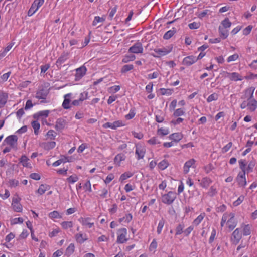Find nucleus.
Segmentation results:
<instances>
[{"instance_id":"nucleus-1","label":"nucleus","mask_w":257,"mask_h":257,"mask_svg":"<svg viewBox=\"0 0 257 257\" xmlns=\"http://www.w3.org/2000/svg\"><path fill=\"white\" fill-rule=\"evenodd\" d=\"M237 225V221L235 218V214L232 212H226L222 215L220 222L221 227H227L230 231L232 230Z\"/></svg>"},{"instance_id":"nucleus-2","label":"nucleus","mask_w":257,"mask_h":257,"mask_svg":"<svg viewBox=\"0 0 257 257\" xmlns=\"http://www.w3.org/2000/svg\"><path fill=\"white\" fill-rule=\"evenodd\" d=\"M239 167L242 171L239 172L236 180L238 185L240 187L244 188L247 185V181L245 176V166L246 165L245 160L242 159L239 160Z\"/></svg>"},{"instance_id":"nucleus-3","label":"nucleus","mask_w":257,"mask_h":257,"mask_svg":"<svg viewBox=\"0 0 257 257\" xmlns=\"http://www.w3.org/2000/svg\"><path fill=\"white\" fill-rule=\"evenodd\" d=\"M231 25L232 23L228 18H226L221 21L218 28V31L220 37L223 39H225L228 37L229 30Z\"/></svg>"},{"instance_id":"nucleus-4","label":"nucleus","mask_w":257,"mask_h":257,"mask_svg":"<svg viewBox=\"0 0 257 257\" xmlns=\"http://www.w3.org/2000/svg\"><path fill=\"white\" fill-rule=\"evenodd\" d=\"M173 49L172 45H168L161 48H156L153 50L154 53L152 55L156 58L164 56L170 53Z\"/></svg>"},{"instance_id":"nucleus-5","label":"nucleus","mask_w":257,"mask_h":257,"mask_svg":"<svg viewBox=\"0 0 257 257\" xmlns=\"http://www.w3.org/2000/svg\"><path fill=\"white\" fill-rule=\"evenodd\" d=\"M240 108L242 109L247 108L250 112H254L257 109V100L254 98L242 101L240 104Z\"/></svg>"},{"instance_id":"nucleus-6","label":"nucleus","mask_w":257,"mask_h":257,"mask_svg":"<svg viewBox=\"0 0 257 257\" xmlns=\"http://www.w3.org/2000/svg\"><path fill=\"white\" fill-rule=\"evenodd\" d=\"M176 194L173 191H169L162 195V202L167 205L172 204L176 198Z\"/></svg>"},{"instance_id":"nucleus-7","label":"nucleus","mask_w":257,"mask_h":257,"mask_svg":"<svg viewBox=\"0 0 257 257\" xmlns=\"http://www.w3.org/2000/svg\"><path fill=\"white\" fill-rule=\"evenodd\" d=\"M127 231L125 228L118 229L117 231V240L118 243H124L127 241Z\"/></svg>"},{"instance_id":"nucleus-8","label":"nucleus","mask_w":257,"mask_h":257,"mask_svg":"<svg viewBox=\"0 0 257 257\" xmlns=\"http://www.w3.org/2000/svg\"><path fill=\"white\" fill-rule=\"evenodd\" d=\"M255 89V88L253 86L247 88L242 92L240 99H242V101H244L253 98V94Z\"/></svg>"},{"instance_id":"nucleus-9","label":"nucleus","mask_w":257,"mask_h":257,"mask_svg":"<svg viewBox=\"0 0 257 257\" xmlns=\"http://www.w3.org/2000/svg\"><path fill=\"white\" fill-rule=\"evenodd\" d=\"M21 198L18 196L12 199L11 206L13 210L17 212H21L23 210L22 205L20 203Z\"/></svg>"},{"instance_id":"nucleus-10","label":"nucleus","mask_w":257,"mask_h":257,"mask_svg":"<svg viewBox=\"0 0 257 257\" xmlns=\"http://www.w3.org/2000/svg\"><path fill=\"white\" fill-rule=\"evenodd\" d=\"M242 237V233L241 232V229L239 228H236L232 233L231 238V242L236 245L238 244Z\"/></svg>"},{"instance_id":"nucleus-11","label":"nucleus","mask_w":257,"mask_h":257,"mask_svg":"<svg viewBox=\"0 0 257 257\" xmlns=\"http://www.w3.org/2000/svg\"><path fill=\"white\" fill-rule=\"evenodd\" d=\"M18 137L16 135H11L7 137L5 141L12 149H16L17 146Z\"/></svg>"},{"instance_id":"nucleus-12","label":"nucleus","mask_w":257,"mask_h":257,"mask_svg":"<svg viewBox=\"0 0 257 257\" xmlns=\"http://www.w3.org/2000/svg\"><path fill=\"white\" fill-rule=\"evenodd\" d=\"M146 153V148L141 144L136 145L135 154L138 160L143 159Z\"/></svg>"},{"instance_id":"nucleus-13","label":"nucleus","mask_w":257,"mask_h":257,"mask_svg":"<svg viewBox=\"0 0 257 257\" xmlns=\"http://www.w3.org/2000/svg\"><path fill=\"white\" fill-rule=\"evenodd\" d=\"M92 221V219L90 217H80L78 219V221L82 225L87 228H91L94 226V223Z\"/></svg>"},{"instance_id":"nucleus-14","label":"nucleus","mask_w":257,"mask_h":257,"mask_svg":"<svg viewBox=\"0 0 257 257\" xmlns=\"http://www.w3.org/2000/svg\"><path fill=\"white\" fill-rule=\"evenodd\" d=\"M143 47L141 43L137 42L128 49V52L135 54L142 53L143 52Z\"/></svg>"},{"instance_id":"nucleus-15","label":"nucleus","mask_w":257,"mask_h":257,"mask_svg":"<svg viewBox=\"0 0 257 257\" xmlns=\"http://www.w3.org/2000/svg\"><path fill=\"white\" fill-rule=\"evenodd\" d=\"M73 94L69 93L64 96V101L62 103V107L65 109H68L71 108V99L72 98Z\"/></svg>"},{"instance_id":"nucleus-16","label":"nucleus","mask_w":257,"mask_h":257,"mask_svg":"<svg viewBox=\"0 0 257 257\" xmlns=\"http://www.w3.org/2000/svg\"><path fill=\"white\" fill-rule=\"evenodd\" d=\"M87 71L86 68L82 66L76 70L75 80H80L85 74Z\"/></svg>"},{"instance_id":"nucleus-17","label":"nucleus","mask_w":257,"mask_h":257,"mask_svg":"<svg viewBox=\"0 0 257 257\" xmlns=\"http://www.w3.org/2000/svg\"><path fill=\"white\" fill-rule=\"evenodd\" d=\"M48 93L47 90L43 88H39L36 91L35 97L38 99H45Z\"/></svg>"},{"instance_id":"nucleus-18","label":"nucleus","mask_w":257,"mask_h":257,"mask_svg":"<svg viewBox=\"0 0 257 257\" xmlns=\"http://www.w3.org/2000/svg\"><path fill=\"white\" fill-rule=\"evenodd\" d=\"M67 124L66 121L63 118H59L56 121L55 128L58 131H61L65 128Z\"/></svg>"},{"instance_id":"nucleus-19","label":"nucleus","mask_w":257,"mask_h":257,"mask_svg":"<svg viewBox=\"0 0 257 257\" xmlns=\"http://www.w3.org/2000/svg\"><path fill=\"white\" fill-rule=\"evenodd\" d=\"M197 61L196 57L191 55L185 57L183 60V64L187 66H190L195 63Z\"/></svg>"},{"instance_id":"nucleus-20","label":"nucleus","mask_w":257,"mask_h":257,"mask_svg":"<svg viewBox=\"0 0 257 257\" xmlns=\"http://www.w3.org/2000/svg\"><path fill=\"white\" fill-rule=\"evenodd\" d=\"M195 160L194 159H191L187 161L183 167V171L185 174H187L191 167H194Z\"/></svg>"},{"instance_id":"nucleus-21","label":"nucleus","mask_w":257,"mask_h":257,"mask_svg":"<svg viewBox=\"0 0 257 257\" xmlns=\"http://www.w3.org/2000/svg\"><path fill=\"white\" fill-rule=\"evenodd\" d=\"M227 77L230 80L234 81H241L243 79L242 76L237 72L228 73Z\"/></svg>"},{"instance_id":"nucleus-22","label":"nucleus","mask_w":257,"mask_h":257,"mask_svg":"<svg viewBox=\"0 0 257 257\" xmlns=\"http://www.w3.org/2000/svg\"><path fill=\"white\" fill-rule=\"evenodd\" d=\"M20 163L24 167H27L28 168H32L31 164L29 161V158L25 155L22 156L20 159Z\"/></svg>"},{"instance_id":"nucleus-23","label":"nucleus","mask_w":257,"mask_h":257,"mask_svg":"<svg viewBox=\"0 0 257 257\" xmlns=\"http://www.w3.org/2000/svg\"><path fill=\"white\" fill-rule=\"evenodd\" d=\"M75 239L77 242L82 244L86 241L88 238L86 234L79 233L75 235Z\"/></svg>"},{"instance_id":"nucleus-24","label":"nucleus","mask_w":257,"mask_h":257,"mask_svg":"<svg viewBox=\"0 0 257 257\" xmlns=\"http://www.w3.org/2000/svg\"><path fill=\"white\" fill-rule=\"evenodd\" d=\"M125 156L123 154H118L115 156L114 159V164L118 166H120L122 161L125 160Z\"/></svg>"},{"instance_id":"nucleus-25","label":"nucleus","mask_w":257,"mask_h":257,"mask_svg":"<svg viewBox=\"0 0 257 257\" xmlns=\"http://www.w3.org/2000/svg\"><path fill=\"white\" fill-rule=\"evenodd\" d=\"M239 229H241V232L244 236L249 235L251 233L250 226L248 224H247V225L242 224L239 228Z\"/></svg>"},{"instance_id":"nucleus-26","label":"nucleus","mask_w":257,"mask_h":257,"mask_svg":"<svg viewBox=\"0 0 257 257\" xmlns=\"http://www.w3.org/2000/svg\"><path fill=\"white\" fill-rule=\"evenodd\" d=\"M8 99L7 93L0 91V108H2L6 104Z\"/></svg>"},{"instance_id":"nucleus-27","label":"nucleus","mask_w":257,"mask_h":257,"mask_svg":"<svg viewBox=\"0 0 257 257\" xmlns=\"http://www.w3.org/2000/svg\"><path fill=\"white\" fill-rule=\"evenodd\" d=\"M44 3V0H34L31 7L37 12Z\"/></svg>"},{"instance_id":"nucleus-28","label":"nucleus","mask_w":257,"mask_h":257,"mask_svg":"<svg viewBox=\"0 0 257 257\" xmlns=\"http://www.w3.org/2000/svg\"><path fill=\"white\" fill-rule=\"evenodd\" d=\"M182 138L183 135L181 133H173L169 136V139L175 142H179Z\"/></svg>"},{"instance_id":"nucleus-29","label":"nucleus","mask_w":257,"mask_h":257,"mask_svg":"<svg viewBox=\"0 0 257 257\" xmlns=\"http://www.w3.org/2000/svg\"><path fill=\"white\" fill-rule=\"evenodd\" d=\"M246 164H247L246 163ZM256 162L255 160H251L249 162L247 165L245 166V173H249L253 171V168L255 167Z\"/></svg>"},{"instance_id":"nucleus-30","label":"nucleus","mask_w":257,"mask_h":257,"mask_svg":"<svg viewBox=\"0 0 257 257\" xmlns=\"http://www.w3.org/2000/svg\"><path fill=\"white\" fill-rule=\"evenodd\" d=\"M198 181H200V186L204 188H207L212 182L211 179L207 177L203 178L201 181L200 180Z\"/></svg>"},{"instance_id":"nucleus-31","label":"nucleus","mask_w":257,"mask_h":257,"mask_svg":"<svg viewBox=\"0 0 257 257\" xmlns=\"http://www.w3.org/2000/svg\"><path fill=\"white\" fill-rule=\"evenodd\" d=\"M205 216V213H201L193 222V225L197 226H198L201 221L203 220Z\"/></svg>"},{"instance_id":"nucleus-32","label":"nucleus","mask_w":257,"mask_h":257,"mask_svg":"<svg viewBox=\"0 0 257 257\" xmlns=\"http://www.w3.org/2000/svg\"><path fill=\"white\" fill-rule=\"evenodd\" d=\"M48 216L52 219H59L62 218V215L57 211H53L49 213Z\"/></svg>"},{"instance_id":"nucleus-33","label":"nucleus","mask_w":257,"mask_h":257,"mask_svg":"<svg viewBox=\"0 0 257 257\" xmlns=\"http://www.w3.org/2000/svg\"><path fill=\"white\" fill-rule=\"evenodd\" d=\"M175 33L176 30L174 28H173L172 29L168 31L165 33L163 36V38L165 40H168L171 38Z\"/></svg>"},{"instance_id":"nucleus-34","label":"nucleus","mask_w":257,"mask_h":257,"mask_svg":"<svg viewBox=\"0 0 257 257\" xmlns=\"http://www.w3.org/2000/svg\"><path fill=\"white\" fill-rule=\"evenodd\" d=\"M50 188V187L49 185H46V184H42L41 185L38 190L37 192L40 195L43 194L47 190H49Z\"/></svg>"},{"instance_id":"nucleus-35","label":"nucleus","mask_w":257,"mask_h":257,"mask_svg":"<svg viewBox=\"0 0 257 257\" xmlns=\"http://www.w3.org/2000/svg\"><path fill=\"white\" fill-rule=\"evenodd\" d=\"M133 216L131 214H127L123 217L119 219L120 223L124 222L126 223H129L132 219Z\"/></svg>"},{"instance_id":"nucleus-36","label":"nucleus","mask_w":257,"mask_h":257,"mask_svg":"<svg viewBox=\"0 0 257 257\" xmlns=\"http://www.w3.org/2000/svg\"><path fill=\"white\" fill-rule=\"evenodd\" d=\"M173 116L175 117L183 116L185 114V110L183 108H178L174 110Z\"/></svg>"},{"instance_id":"nucleus-37","label":"nucleus","mask_w":257,"mask_h":257,"mask_svg":"<svg viewBox=\"0 0 257 257\" xmlns=\"http://www.w3.org/2000/svg\"><path fill=\"white\" fill-rule=\"evenodd\" d=\"M133 176V173L130 172H125L122 174L119 177V180L121 182H123L124 180L131 177Z\"/></svg>"},{"instance_id":"nucleus-38","label":"nucleus","mask_w":257,"mask_h":257,"mask_svg":"<svg viewBox=\"0 0 257 257\" xmlns=\"http://www.w3.org/2000/svg\"><path fill=\"white\" fill-rule=\"evenodd\" d=\"M136 59V56L133 54L126 55L122 60V62L127 63L130 61H134Z\"/></svg>"},{"instance_id":"nucleus-39","label":"nucleus","mask_w":257,"mask_h":257,"mask_svg":"<svg viewBox=\"0 0 257 257\" xmlns=\"http://www.w3.org/2000/svg\"><path fill=\"white\" fill-rule=\"evenodd\" d=\"M61 225L64 229H67L73 227V223L72 221H63L61 222Z\"/></svg>"},{"instance_id":"nucleus-40","label":"nucleus","mask_w":257,"mask_h":257,"mask_svg":"<svg viewBox=\"0 0 257 257\" xmlns=\"http://www.w3.org/2000/svg\"><path fill=\"white\" fill-rule=\"evenodd\" d=\"M31 125L34 129L35 134L37 135L40 127L39 122L38 121H33L31 123Z\"/></svg>"},{"instance_id":"nucleus-41","label":"nucleus","mask_w":257,"mask_h":257,"mask_svg":"<svg viewBox=\"0 0 257 257\" xmlns=\"http://www.w3.org/2000/svg\"><path fill=\"white\" fill-rule=\"evenodd\" d=\"M83 188L85 192L91 193L92 191L91 184L90 180H87L83 186Z\"/></svg>"},{"instance_id":"nucleus-42","label":"nucleus","mask_w":257,"mask_h":257,"mask_svg":"<svg viewBox=\"0 0 257 257\" xmlns=\"http://www.w3.org/2000/svg\"><path fill=\"white\" fill-rule=\"evenodd\" d=\"M79 179L77 175L74 174L69 176L67 179V181L68 183L71 184H74Z\"/></svg>"},{"instance_id":"nucleus-43","label":"nucleus","mask_w":257,"mask_h":257,"mask_svg":"<svg viewBox=\"0 0 257 257\" xmlns=\"http://www.w3.org/2000/svg\"><path fill=\"white\" fill-rule=\"evenodd\" d=\"M105 19L104 17H100L99 16H95L94 20L92 22L93 26H96L99 23H102L105 21Z\"/></svg>"},{"instance_id":"nucleus-44","label":"nucleus","mask_w":257,"mask_h":257,"mask_svg":"<svg viewBox=\"0 0 257 257\" xmlns=\"http://www.w3.org/2000/svg\"><path fill=\"white\" fill-rule=\"evenodd\" d=\"M169 165V163L167 161L163 160L161 161L158 165V167L162 170H163L167 168Z\"/></svg>"},{"instance_id":"nucleus-45","label":"nucleus","mask_w":257,"mask_h":257,"mask_svg":"<svg viewBox=\"0 0 257 257\" xmlns=\"http://www.w3.org/2000/svg\"><path fill=\"white\" fill-rule=\"evenodd\" d=\"M14 43L13 42H11L9 43L7 47L4 49L3 51H1V54L2 56H4L6 55L7 53L9 52L12 47L13 46Z\"/></svg>"},{"instance_id":"nucleus-46","label":"nucleus","mask_w":257,"mask_h":257,"mask_svg":"<svg viewBox=\"0 0 257 257\" xmlns=\"http://www.w3.org/2000/svg\"><path fill=\"white\" fill-rule=\"evenodd\" d=\"M75 246L73 243H71L66 248V253L67 255H71L74 251Z\"/></svg>"},{"instance_id":"nucleus-47","label":"nucleus","mask_w":257,"mask_h":257,"mask_svg":"<svg viewBox=\"0 0 257 257\" xmlns=\"http://www.w3.org/2000/svg\"><path fill=\"white\" fill-rule=\"evenodd\" d=\"M165 224V220L163 219H162L161 220L159 221L157 228V232L158 234H161L163 228L164 227Z\"/></svg>"},{"instance_id":"nucleus-48","label":"nucleus","mask_w":257,"mask_h":257,"mask_svg":"<svg viewBox=\"0 0 257 257\" xmlns=\"http://www.w3.org/2000/svg\"><path fill=\"white\" fill-rule=\"evenodd\" d=\"M245 196L243 195H241L238 199L233 202V205L235 207L239 205L244 200Z\"/></svg>"},{"instance_id":"nucleus-49","label":"nucleus","mask_w":257,"mask_h":257,"mask_svg":"<svg viewBox=\"0 0 257 257\" xmlns=\"http://www.w3.org/2000/svg\"><path fill=\"white\" fill-rule=\"evenodd\" d=\"M113 130H115L118 127L125 126V124L122 120H116L113 122Z\"/></svg>"},{"instance_id":"nucleus-50","label":"nucleus","mask_w":257,"mask_h":257,"mask_svg":"<svg viewBox=\"0 0 257 257\" xmlns=\"http://www.w3.org/2000/svg\"><path fill=\"white\" fill-rule=\"evenodd\" d=\"M120 89V87L119 85H114L109 87L108 91L109 93H115L119 91Z\"/></svg>"},{"instance_id":"nucleus-51","label":"nucleus","mask_w":257,"mask_h":257,"mask_svg":"<svg viewBox=\"0 0 257 257\" xmlns=\"http://www.w3.org/2000/svg\"><path fill=\"white\" fill-rule=\"evenodd\" d=\"M136 112L134 108H132L130 109L128 114L125 115V118L127 120H130L132 119L135 115Z\"/></svg>"},{"instance_id":"nucleus-52","label":"nucleus","mask_w":257,"mask_h":257,"mask_svg":"<svg viewBox=\"0 0 257 257\" xmlns=\"http://www.w3.org/2000/svg\"><path fill=\"white\" fill-rule=\"evenodd\" d=\"M56 143L54 141L46 143L44 144V148L47 150H50L55 147Z\"/></svg>"},{"instance_id":"nucleus-53","label":"nucleus","mask_w":257,"mask_h":257,"mask_svg":"<svg viewBox=\"0 0 257 257\" xmlns=\"http://www.w3.org/2000/svg\"><path fill=\"white\" fill-rule=\"evenodd\" d=\"M147 142L150 145H157L160 143L157 137H154L148 140Z\"/></svg>"},{"instance_id":"nucleus-54","label":"nucleus","mask_w":257,"mask_h":257,"mask_svg":"<svg viewBox=\"0 0 257 257\" xmlns=\"http://www.w3.org/2000/svg\"><path fill=\"white\" fill-rule=\"evenodd\" d=\"M24 220L21 217L15 218L11 220V224L12 225H15L17 224H21L23 222Z\"/></svg>"},{"instance_id":"nucleus-55","label":"nucleus","mask_w":257,"mask_h":257,"mask_svg":"<svg viewBox=\"0 0 257 257\" xmlns=\"http://www.w3.org/2000/svg\"><path fill=\"white\" fill-rule=\"evenodd\" d=\"M238 58V54L237 53H235L231 56H229L227 59V62L230 63L231 62L237 60Z\"/></svg>"},{"instance_id":"nucleus-56","label":"nucleus","mask_w":257,"mask_h":257,"mask_svg":"<svg viewBox=\"0 0 257 257\" xmlns=\"http://www.w3.org/2000/svg\"><path fill=\"white\" fill-rule=\"evenodd\" d=\"M218 98V95L217 94L214 93L208 96L207 99V101L208 102H211L213 101L216 100Z\"/></svg>"},{"instance_id":"nucleus-57","label":"nucleus","mask_w":257,"mask_h":257,"mask_svg":"<svg viewBox=\"0 0 257 257\" xmlns=\"http://www.w3.org/2000/svg\"><path fill=\"white\" fill-rule=\"evenodd\" d=\"M200 23L199 22H193L191 23H190L188 25V27L191 29H196L200 27Z\"/></svg>"},{"instance_id":"nucleus-58","label":"nucleus","mask_w":257,"mask_h":257,"mask_svg":"<svg viewBox=\"0 0 257 257\" xmlns=\"http://www.w3.org/2000/svg\"><path fill=\"white\" fill-rule=\"evenodd\" d=\"M114 178V175L112 173H110L104 180V182L106 184H109Z\"/></svg>"},{"instance_id":"nucleus-59","label":"nucleus","mask_w":257,"mask_h":257,"mask_svg":"<svg viewBox=\"0 0 257 257\" xmlns=\"http://www.w3.org/2000/svg\"><path fill=\"white\" fill-rule=\"evenodd\" d=\"M60 232V230L59 228L53 229L52 231L49 233V236L51 238L53 237Z\"/></svg>"},{"instance_id":"nucleus-60","label":"nucleus","mask_w":257,"mask_h":257,"mask_svg":"<svg viewBox=\"0 0 257 257\" xmlns=\"http://www.w3.org/2000/svg\"><path fill=\"white\" fill-rule=\"evenodd\" d=\"M133 67V65L131 64L125 65L122 67L121 69V72L122 73L126 72L130 70H132Z\"/></svg>"},{"instance_id":"nucleus-61","label":"nucleus","mask_w":257,"mask_h":257,"mask_svg":"<svg viewBox=\"0 0 257 257\" xmlns=\"http://www.w3.org/2000/svg\"><path fill=\"white\" fill-rule=\"evenodd\" d=\"M158 133L160 135L165 136L169 133V130L167 128H160L158 130Z\"/></svg>"},{"instance_id":"nucleus-62","label":"nucleus","mask_w":257,"mask_h":257,"mask_svg":"<svg viewBox=\"0 0 257 257\" xmlns=\"http://www.w3.org/2000/svg\"><path fill=\"white\" fill-rule=\"evenodd\" d=\"M184 225L183 224H179L176 228V235H180L182 233Z\"/></svg>"},{"instance_id":"nucleus-63","label":"nucleus","mask_w":257,"mask_h":257,"mask_svg":"<svg viewBox=\"0 0 257 257\" xmlns=\"http://www.w3.org/2000/svg\"><path fill=\"white\" fill-rule=\"evenodd\" d=\"M19 182L18 180L15 179H11L9 181V184L11 187H16L19 185Z\"/></svg>"},{"instance_id":"nucleus-64","label":"nucleus","mask_w":257,"mask_h":257,"mask_svg":"<svg viewBox=\"0 0 257 257\" xmlns=\"http://www.w3.org/2000/svg\"><path fill=\"white\" fill-rule=\"evenodd\" d=\"M157 247V243L156 240L154 239L150 245L149 249L150 251H154L156 249Z\"/></svg>"}]
</instances>
